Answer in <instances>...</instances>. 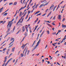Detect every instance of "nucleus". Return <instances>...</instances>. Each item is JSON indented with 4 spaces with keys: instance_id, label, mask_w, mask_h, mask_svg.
Returning <instances> with one entry per match:
<instances>
[{
    "instance_id": "1",
    "label": "nucleus",
    "mask_w": 66,
    "mask_h": 66,
    "mask_svg": "<svg viewBox=\"0 0 66 66\" xmlns=\"http://www.w3.org/2000/svg\"><path fill=\"white\" fill-rule=\"evenodd\" d=\"M40 43V39L38 41V42H37V44L35 46V47L32 50V51H34V50H35L37 47H38V44Z\"/></svg>"
},
{
    "instance_id": "2",
    "label": "nucleus",
    "mask_w": 66,
    "mask_h": 66,
    "mask_svg": "<svg viewBox=\"0 0 66 66\" xmlns=\"http://www.w3.org/2000/svg\"><path fill=\"white\" fill-rule=\"evenodd\" d=\"M14 19H13L11 21H10L8 23V25H7V27H8L9 26V27H10V28H11V26H12V22H13V21L14 20Z\"/></svg>"
},
{
    "instance_id": "3",
    "label": "nucleus",
    "mask_w": 66,
    "mask_h": 66,
    "mask_svg": "<svg viewBox=\"0 0 66 66\" xmlns=\"http://www.w3.org/2000/svg\"><path fill=\"white\" fill-rule=\"evenodd\" d=\"M30 52V51L29 50H28L27 52V51L26 50L25 53V54L24 55V56H26V54H27V55H29V52Z\"/></svg>"
},
{
    "instance_id": "4",
    "label": "nucleus",
    "mask_w": 66,
    "mask_h": 66,
    "mask_svg": "<svg viewBox=\"0 0 66 66\" xmlns=\"http://www.w3.org/2000/svg\"><path fill=\"white\" fill-rule=\"evenodd\" d=\"M12 40H13V41L9 45V46L11 45V44H12V43H13V42H14L15 41V39H14V38H11V41H12Z\"/></svg>"
},
{
    "instance_id": "5",
    "label": "nucleus",
    "mask_w": 66,
    "mask_h": 66,
    "mask_svg": "<svg viewBox=\"0 0 66 66\" xmlns=\"http://www.w3.org/2000/svg\"><path fill=\"white\" fill-rule=\"evenodd\" d=\"M28 44V43H27L26 44H25V45H23H23L21 47V48H24L26 46V45H27V44Z\"/></svg>"
},
{
    "instance_id": "6",
    "label": "nucleus",
    "mask_w": 66,
    "mask_h": 66,
    "mask_svg": "<svg viewBox=\"0 0 66 66\" xmlns=\"http://www.w3.org/2000/svg\"><path fill=\"white\" fill-rule=\"evenodd\" d=\"M61 15H58V19H61Z\"/></svg>"
},
{
    "instance_id": "7",
    "label": "nucleus",
    "mask_w": 66,
    "mask_h": 66,
    "mask_svg": "<svg viewBox=\"0 0 66 66\" xmlns=\"http://www.w3.org/2000/svg\"><path fill=\"white\" fill-rule=\"evenodd\" d=\"M15 47L13 48L12 49L11 51L12 52H14L15 51Z\"/></svg>"
},
{
    "instance_id": "8",
    "label": "nucleus",
    "mask_w": 66,
    "mask_h": 66,
    "mask_svg": "<svg viewBox=\"0 0 66 66\" xmlns=\"http://www.w3.org/2000/svg\"><path fill=\"white\" fill-rule=\"evenodd\" d=\"M62 27L63 28H66V25H64L63 24H62Z\"/></svg>"
},
{
    "instance_id": "9",
    "label": "nucleus",
    "mask_w": 66,
    "mask_h": 66,
    "mask_svg": "<svg viewBox=\"0 0 66 66\" xmlns=\"http://www.w3.org/2000/svg\"><path fill=\"white\" fill-rule=\"evenodd\" d=\"M22 30L23 31H25V28H24V26L22 28Z\"/></svg>"
},
{
    "instance_id": "10",
    "label": "nucleus",
    "mask_w": 66,
    "mask_h": 66,
    "mask_svg": "<svg viewBox=\"0 0 66 66\" xmlns=\"http://www.w3.org/2000/svg\"><path fill=\"white\" fill-rule=\"evenodd\" d=\"M10 28H9L7 30V31L6 33H8L10 32Z\"/></svg>"
},
{
    "instance_id": "11",
    "label": "nucleus",
    "mask_w": 66,
    "mask_h": 66,
    "mask_svg": "<svg viewBox=\"0 0 66 66\" xmlns=\"http://www.w3.org/2000/svg\"><path fill=\"white\" fill-rule=\"evenodd\" d=\"M52 12V11H51L50 12L48 13V15H47V17H48V16H49V15L51 14V12Z\"/></svg>"
},
{
    "instance_id": "12",
    "label": "nucleus",
    "mask_w": 66,
    "mask_h": 66,
    "mask_svg": "<svg viewBox=\"0 0 66 66\" xmlns=\"http://www.w3.org/2000/svg\"><path fill=\"white\" fill-rule=\"evenodd\" d=\"M20 56H21V57H23V56H24V55L22 53H21L20 54Z\"/></svg>"
},
{
    "instance_id": "13",
    "label": "nucleus",
    "mask_w": 66,
    "mask_h": 66,
    "mask_svg": "<svg viewBox=\"0 0 66 66\" xmlns=\"http://www.w3.org/2000/svg\"><path fill=\"white\" fill-rule=\"evenodd\" d=\"M17 2H15L13 4V5H17Z\"/></svg>"
},
{
    "instance_id": "14",
    "label": "nucleus",
    "mask_w": 66,
    "mask_h": 66,
    "mask_svg": "<svg viewBox=\"0 0 66 66\" xmlns=\"http://www.w3.org/2000/svg\"><path fill=\"white\" fill-rule=\"evenodd\" d=\"M44 4H41L40 6H39V8H40V7H42L43 5H44Z\"/></svg>"
},
{
    "instance_id": "15",
    "label": "nucleus",
    "mask_w": 66,
    "mask_h": 66,
    "mask_svg": "<svg viewBox=\"0 0 66 66\" xmlns=\"http://www.w3.org/2000/svg\"><path fill=\"white\" fill-rule=\"evenodd\" d=\"M46 32H47V34H50V32L49 30H47L46 31Z\"/></svg>"
},
{
    "instance_id": "16",
    "label": "nucleus",
    "mask_w": 66,
    "mask_h": 66,
    "mask_svg": "<svg viewBox=\"0 0 66 66\" xmlns=\"http://www.w3.org/2000/svg\"><path fill=\"white\" fill-rule=\"evenodd\" d=\"M21 31V30L20 29L19 30V31L16 33V34H18V33H19V32H20Z\"/></svg>"
},
{
    "instance_id": "17",
    "label": "nucleus",
    "mask_w": 66,
    "mask_h": 66,
    "mask_svg": "<svg viewBox=\"0 0 66 66\" xmlns=\"http://www.w3.org/2000/svg\"><path fill=\"white\" fill-rule=\"evenodd\" d=\"M56 6H55L54 7V8L53 9V11H54V10H55V9L56 8Z\"/></svg>"
},
{
    "instance_id": "18",
    "label": "nucleus",
    "mask_w": 66,
    "mask_h": 66,
    "mask_svg": "<svg viewBox=\"0 0 66 66\" xmlns=\"http://www.w3.org/2000/svg\"><path fill=\"white\" fill-rule=\"evenodd\" d=\"M40 12V11H37V12L35 13L34 14V15H36V14H37L38 13H39Z\"/></svg>"
},
{
    "instance_id": "19",
    "label": "nucleus",
    "mask_w": 66,
    "mask_h": 66,
    "mask_svg": "<svg viewBox=\"0 0 66 66\" xmlns=\"http://www.w3.org/2000/svg\"><path fill=\"white\" fill-rule=\"evenodd\" d=\"M49 2H48L47 3H46L43 6H45V5H47L48 4V3H49Z\"/></svg>"
},
{
    "instance_id": "20",
    "label": "nucleus",
    "mask_w": 66,
    "mask_h": 66,
    "mask_svg": "<svg viewBox=\"0 0 66 66\" xmlns=\"http://www.w3.org/2000/svg\"><path fill=\"white\" fill-rule=\"evenodd\" d=\"M38 18H37V20H36L35 21V23H36V22H37V21H38Z\"/></svg>"
},
{
    "instance_id": "21",
    "label": "nucleus",
    "mask_w": 66,
    "mask_h": 66,
    "mask_svg": "<svg viewBox=\"0 0 66 66\" xmlns=\"http://www.w3.org/2000/svg\"><path fill=\"white\" fill-rule=\"evenodd\" d=\"M3 9V7L2 8H1L0 9V11L1 12H2V9Z\"/></svg>"
},
{
    "instance_id": "22",
    "label": "nucleus",
    "mask_w": 66,
    "mask_h": 66,
    "mask_svg": "<svg viewBox=\"0 0 66 66\" xmlns=\"http://www.w3.org/2000/svg\"><path fill=\"white\" fill-rule=\"evenodd\" d=\"M24 35L25 36H27V32H26L24 34Z\"/></svg>"
},
{
    "instance_id": "23",
    "label": "nucleus",
    "mask_w": 66,
    "mask_h": 66,
    "mask_svg": "<svg viewBox=\"0 0 66 66\" xmlns=\"http://www.w3.org/2000/svg\"><path fill=\"white\" fill-rule=\"evenodd\" d=\"M21 14H22V12L21 11H20V12L19 13V16H21Z\"/></svg>"
},
{
    "instance_id": "24",
    "label": "nucleus",
    "mask_w": 66,
    "mask_h": 66,
    "mask_svg": "<svg viewBox=\"0 0 66 66\" xmlns=\"http://www.w3.org/2000/svg\"><path fill=\"white\" fill-rule=\"evenodd\" d=\"M7 56H6L5 57V60H7Z\"/></svg>"
},
{
    "instance_id": "25",
    "label": "nucleus",
    "mask_w": 66,
    "mask_h": 66,
    "mask_svg": "<svg viewBox=\"0 0 66 66\" xmlns=\"http://www.w3.org/2000/svg\"><path fill=\"white\" fill-rule=\"evenodd\" d=\"M15 26H14L13 29L12 30V31H13V32H14V30H15Z\"/></svg>"
},
{
    "instance_id": "26",
    "label": "nucleus",
    "mask_w": 66,
    "mask_h": 66,
    "mask_svg": "<svg viewBox=\"0 0 66 66\" xmlns=\"http://www.w3.org/2000/svg\"><path fill=\"white\" fill-rule=\"evenodd\" d=\"M7 13H6L4 14L3 15V16H4H4H6V15H7Z\"/></svg>"
},
{
    "instance_id": "27",
    "label": "nucleus",
    "mask_w": 66,
    "mask_h": 66,
    "mask_svg": "<svg viewBox=\"0 0 66 66\" xmlns=\"http://www.w3.org/2000/svg\"><path fill=\"white\" fill-rule=\"evenodd\" d=\"M27 26H28V25H26L25 26V28L26 29H28V27H27Z\"/></svg>"
},
{
    "instance_id": "28",
    "label": "nucleus",
    "mask_w": 66,
    "mask_h": 66,
    "mask_svg": "<svg viewBox=\"0 0 66 66\" xmlns=\"http://www.w3.org/2000/svg\"><path fill=\"white\" fill-rule=\"evenodd\" d=\"M12 54H13V53H11V54L9 55V57H10V56H11V55H12Z\"/></svg>"
},
{
    "instance_id": "29",
    "label": "nucleus",
    "mask_w": 66,
    "mask_h": 66,
    "mask_svg": "<svg viewBox=\"0 0 66 66\" xmlns=\"http://www.w3.org/2000/svg\"><path fill=\"white\" fill-rule=\"evenodd\" d=\"M6 48H4L3 49V51H5V50H6Z\"/></svg>"
},
{
    "instance_id": "30",
    "label": "nucleus",
    "mask_w": 66,
    "mask_h": 66,
    "mask_svg": "<svg viewBox=\"0 0 66 66\" xmlns=\"http://www.w3.org/2000/svg\"><path fill=\"white\" fill-rule=\"evenodd\" d=\"M39 55V54H36L35 55L37 56H38Z\"/></svg>"
},
{
    "instance_id": "31",
    "label": "nucleus",
    "mask_w": 66,
    "mask_h": 66,
    "mask_svg": "<svg viewBox=\"0 0 66 66\" xmlns=\"http://www.w3.org/2000/svg\"><path fill=\"white\" fill-rule=\"evenodd\" d=\"M13 44H12V45H11L9 46V48H10L11 47H12V46H13Z\"/></svg>"
},
{
    "instance_id": "32",
    "label": "nucleus",
    "mask_w": 66,
    "mask_h": 66,
    "mask_svg": "<svg viewBox=\"0 0 66 66\" xmlns=\"http://www.w3.org/2000/svg\"><path fill=\"white\" fill-rule=\"evenodd\" d=\"M9 4L10 5H11V4H13V3L11 2V3H10Z\"/></svg>"
},
{
    "instance_id": "33",
    "label": "nucleus",
    "mask_w": 66,
    "mask_h": 66,
    "mask_svg": "<svg viewBox=\"0 0 66 66\" xmlns=\"http://www.w3.org/2000/svg\"><path fill=\"white\" fill-rule=\"evenodd\" d=\"M13 59L12 58H11L10 59H9L8 61H9V62H10V61H11V60H12V59Z\"/></svg>"
},
{
    "instance_id": "34",
    "label": "nucleus",
    "mask_w": 66,
    "mask_h": 66,
    "mask_svg": "<svg viewBox=\"0 0 66 66\" xmlns=\"http://www.w3.org/2000/svg\"><path fill=\"white\" fill-rule=\"evenodd\" d=\"M55 17H56V15H55L54 16V17L53 18V19H54V20L55 19Z\"/></svg>"
},
{
    "instance_id": "35",
    "label": "nucleus",
    "mask_w": 66,
    "mask_h": 66,
    "mask_svg": "<svg viewBox=\"0 0 66 66\" xmlns=\"http://www.w3.org/2000/svg\"><path fill=\"white\" fill-rule=\"evenodd\" d=\"M6 41H4L2 43V44H4V43Z\"/></svg>"
},
{
    "instance_id": "36",
    "label": "nucleus",
    "mask_w": 66,
    "mask_h": 66,
    "mask_svg": "<svg viewBox=\"0 0 66 66\" xmlns=\"http://www.w3.org/2000/svg\"><path fill=\"white\" fill-rule=\"evenodd\" d=\"M65 18H63L62 20V22H64V21L65 20Z\"/></svg>"
},
{
    "instance_id": "37",
    "label": "nucleus",
    "mask_w": 66,
    "mask_h": 66,
    "mask_svg": "<svg viewBox=\"0 0 66 66\" xmlns=\"http://www.w3.org/2000/svg\"><path fill=\"white\" fill-rule=\"evenodd\" d=\"M64 2V1H62L61 3H60L59 4V5H60V4H62V3H63Z\"/></svg>"
},
{
    "instance_id": "38",
    "label": "nucleus",
    "mask_w": 66,
    "mask_h": 66,
    "mask_svg": "<svg viewBox=\"0 0 66 66\" xmlns=\"http://www.w3.org/2000/svg\"><path fill=\"white\" fill-rule=\"evenodd\" d=\"M48 26H49L50 27H51V25L48 24H47Z\"/></svg>"
},
{
    "instance_id": "39",
    "label": "nucleus",
    "mask_w": 66,
    "mask_h": 66,
    "mask_svg": "<svg viewBox=\"0 0 66 66\" xmlns=\"http://www.w3.org/2000/svg\"><path fill=\"white\" fill-rule=\"evenodd\" d=\"M41 15V13H39V14H38L37 15V16H38V15Z\"/></svg>"
},
{
    "instance_id": "40",
    "label": "nucleus",
    "mask_w": 66,
    "mask_h": 66,
    "mask_svg": "<svg viewBox=\"0 0 66 66\" xmlns=\"http://www.w3.org/2000/svg\"><path fill=\"white\" fill-rule=\"evenodd\" d=\"M44 34L43 33V32L42 33V34H41L40 36V37H41L42 36V35H43V34Z\"/></svg>"
},
{
    "instance_id": "41",
    "label": "nucleus",
    "mask_w": 66,
    "mask_h": 66,
    "mask_svg": "<svg viewBox=\"0 0 66 66\" xmlns=\"http://www.w3.org/2000/svg\"><path fill=\"white\" fill-rule=\"evenodd\" d=\"M5 22H6V21H4V22H3V24H4V23H5Z\"/></svg>"
},
{
    "instance_id": "42",
    "label": "nucleus",
    "mask_w": 66,
    "mask_h": 66,
    "mask_svg": "<svg viewBox=\"0 0 66 66\" xmlns=\"http://www.w3.org/2000/svg\"><path fill=\"white\" fill-rule=\"evenodd\" d=\"M40 20H39L38 21V23H37V24H38V23H39V22H40Z\"/></svg>"
},
{
    "instance_id": "43",
    "label": "nucleus",
    "mask_w": 66,
    "mask_h": 66,
    "mask_svg": "<svg viewBox=\"0 0 66 66\" xmlns=\"http://www.w3.org/2000/svg\"><path fill=\"white\" fill-rule=\"evenodd\" d=\"M39 28H40V27H39L37 29V31H38V30H39Z\"/></svg>"
},
{
    "instance_id": "44",
    "label": "nucleus",
    "mask_w": 66,
    "mask_h": 66,
    "mask_svg": "<svg viewBox=\"0 0 66 66\" xmlns=\"http://www.w3.org/2000/svg\"><path fill=\"white\" fill-rule=\"evenodd\" d=\"M18 22H20V23L21 22V20L20 19L19 20V21Z\"/></svg>"
},
{
    "instance_id": "45",
    "label": "nucleus",
    "mask_w": 66,
    "mask_h": 66,
    "mask_svg": "<svg viewBox=\"0 0 66 66\" xmlns=\"http://www.w3.org/2000/svg\"><path fill=\"white\" fill-rule=\"evenodd\" d=\"M48 9H47L45 10V12L46 13H47V11H48Z\"/></svg>"
},
{
    "instance_id": "46",
    "label": "nucleus",
    "mask_w": 66,
    "mask_h": 66,
    "mask_svg": "<svg viewBox=\"0 0 66 66\" xmlns=\"http://www.w3.org/2000/svg\"><path fill=\"white\" fill-rule=\"evenodd\" d=\"M6 62V60H5V61L3 62L4 63H5V62Z\"/></svg>"
},
{
    "instance_id": "47",
    "label": "nucleus",
    "mask_w": 66,
    "mask_h": 66,
    "mask_svg": "<svg viewBox=\"0 0 66 66\" xmlns=\"http://www.w3.org/2000/svg\"><path fill=\"white\" fill-rule=\"evenodd\" d=\"M46 22H48L49 23H50V22L49 21H46Z\"/></svg>"
},
{
    "instance_id": "48",
    "label": "nucleus",
    "mask_w": 66,
    "mask_h": 66,
    "mask_svg": "<svg viewBox=\"0 0 66 66\" xmlns=\"http://www.w3.org/2000/svg\"><path fill=\"white\" fill-rule=\"evenodd\" d=\"M9 9H8V10H7L5 11V13H6V12H7V11H9Z\"/></svg>"
},
{
    "instance_id": "49",
    "label": "nucleus",
    "mask_w": 66,
    "mask_h": 66,
    "mask_svg": "<svg viewBox=\"0 0 66 66\" xmlns=\"http://www.w3.org/2000/svg\"><path fill=\"white\" fill-rule=\"evenodd\" d=\"M7 2L6 3V4H5L4 5V6H5V5H7Z\"/></svg>"
},
{
    "instance_id": "50",
    "label": "nucleus",
    "mask_w": 66,
    "mask_h": 66,
    "mask_svg": "<svg viewBox=\"0 0 66 66\" xmlns=\"http://www.w3.org/2000/svg\"><path fill=\"white\" fill-rule=\"evenodd\" d=\"M8 35H9V34H7V35L5 36V37H6V36H7Z\"/></svg>"
},
{
    "instance_id": "51",
    "label": "nucleus",
    "mask_w": 66,
    "mask_h": 66,
    "mask_svg": "<svg viewBox=\"0 0 66 66\" xmlns=\"http://www.w3.org/2000/svg\"><path fill=\"white\" fill-rule=\"evenodd\" d=\"M28 14H29V13H31V12L30 11V10L28 11Z\"/></svg>"
},
{
    "instance_id": "52",
    "label": "nucleus",
    "mask_w": 66,
    "mask_h": 66,
    "mask_svg": "<svg viewBox=\"0 0 66 66\" xmlns=\"http://www.w3.org/2000/svg\"><path fill=\"white\" fill-rule=\"evenodd\" d=\"M66 38H64L63 39V40H65V39H66Z\"/></svg>"
},
{
    "instance_id": "53",
    "label": "nucleus",
    "mask_w": 66,
    "mask_h": 66,
    "mask_svg": "<svg viewBox=\"0 0 66 66\" xmlns=\"http://www.w3.org/2000/svg\"><path fill=\"white\" fill-rule=\"evenodd\" d=\"M25 7H25V6H24V7H23L22 8V7H21V9H24V8H25Z\"/></svg>"
},
{
    "instance_id": "54",
    "label": "nucleus",
    "mask_w": 66,
    "mask_h": 66,
    "mask_svg": "<svg viewBox=\"0 0 66 66\" xmlns=\"http://www.w3.org/2000/svg\"><path fill=\"white\" fill-rule=\"evenodd\" d=\"M58 31V33H59V32H61V30H59Z\"/></svg>"
},
{
    "instance_id": "55",
    "label": "nucleus",
    "mask_w": 66,
    "mask_h": 66,
    "mask_svg": "<svg viewBox=\"0 0 66 66\" xmlns=\"http://www.w3.org/2000/svg\"><path fill=\"white\" fill-rule=\"evenodd\" d=\"M46 14H46H44L43 15H42V16H45Z\"/></svg>"
},
{
    "instance_id": "56",
    "label": "nucleus",
    "mask_w": 66,
    "mask_h": 66,
    "mask_svg": "<svg viewBox=\"0 0 66 66\" xmlns=\"http://www.w3.org/2000/svg\"><path fill=\"white\" fill-rule=\"evenodd\" d=\"M57 64H58V65H60V63H59L58 62H57Z\"/></svg>"
},
{
    "instance_id": "57",
    "label": "nucleus",
    "mask_w": 66,
    "mask_h": 66,
    "mask_svg": "<svg viewBox=\"0 0 66 66\" xmlns=\"http://www.w3.org/2000/svg\"><path fill=\"white\" fill-rule=\"evenodd\" d=\"M56 34V32H54L53 33V34Z\"/></svg>"
},
{
    "instance_id": "58",
    "label": "nucleus",
    "mask_w": 66,
    "mask_h": 66,
    "mask_svg": "<svg viewBox=\"0 0 66 66\" xmlns=\"http://www.w3.org/2000/svg\"><path fill=\"white\" fill-rule=\"evenodd\" d=\"M52 25H53V26H55V24H54V23H52Z\"/></svg>"
},
{
    "instance_id": "59",
    "label": "nucleus",
    "mask_w": 66,
    "mask_h": 66,
    "mask_svg": "<svg viewBox=\"0 0 66 66\" xmlns=\"http://www.w3.org/2000/svg\"><path fill=\"white\" fill-rule=\"evenodd\" d=\"M3 22V21H0V22L1 23H2V22Z\"/></svg>"
},
{
    "instance_id": "60",
    "label": "nucleus",
    "mask_w": 66,
    "mask_h": 66,
    "mask_svg": "<svg viewBox=\"0 0 66 66\" xmlns=\"http://www.w3.org/2000/svg\"><path fill=\"white\" fill-rule=\"evenodd\" d=\"M9 52H8L7 51L6 54L7 55L8 54V53H9Z\"/></svg>"
},
{
    "instance_id": "61",
    "label": "nucleus",
    "mask_w": 66,
    "mask_h": 66,
    "mask_svg": "<svg viewBox=\"0 0 66 66\" xmlns=\"http://www.w3.org/2000/svg\"><path fill=\"white\" fill-rule=\"evenodd\" d=\"M51 6H52V7H54V5H52Z\"/></svg>"
},
{
    "instance_id": "62",
    "label": "nucleus",
    "mask_w": 66,
    "mask_h": 66,
    "mask_svg": "<svg viewBox=\"0 0 66 66\" xmlns=\"http://www.w3.org/2000/svg\"><path fill=\"white\" fill-rule=\"evenodd\" d=\"M20 2H21V3L22 4V0H21V1Z\"/></svg>"
},
{
    "instance_id": "63",
    "label": "nucleus",
    "mask_w": 66,
    "mask_h": 66,
    "mask_svg": "<svg viewBox=\"0 0 66 66\" xmlns=\"http://www.w3.org/2000/svg\"><path fill=\"white\" fill-rule=\"evenodd\" d=\"M52 45H53V46H56V45H54V44H53H53H52Z\"/></svg>"
},
{
    "instance_id": "64",
    "label": "nucleus",
    "mask_w": 66,
    "mask_h": 66,
    "mask_svg": "<svg viewBox=\"0 0 66 66\" xmlns=\"http://www.w3.org/2000/svg\"><path fill=\"white\" fill-rule=\"evenodd\" d=\"M42 31H43V30H40L39 31L40 33H41V32H42Z\"/></svg>"
}]
</instances>
